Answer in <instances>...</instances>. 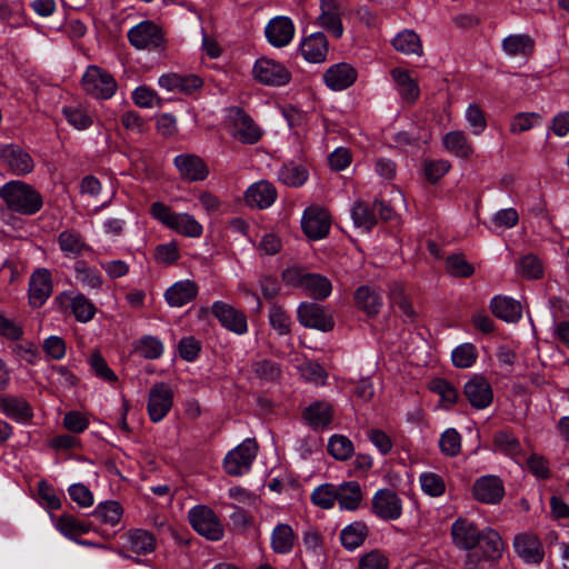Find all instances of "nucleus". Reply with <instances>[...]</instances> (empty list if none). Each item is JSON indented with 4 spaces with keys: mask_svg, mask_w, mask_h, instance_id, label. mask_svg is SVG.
Wrapping results in <instances>:
<instances>
[{
    "mask_svg": "<svg viewBox=\"0 0 569 569\" xmlns=\"http://www.w3.org/2000/svg\"><path fill=\"white\" fill-rule=\"evenodd\" d=\"M122 512L123 510L119 502L104 501L96 507L93 516L107 525L116 526L120 522Z\"/></svg>",
    "mask_w": 569,
    "mask_h": 569,
    "instance_id": "53",
    "label": "nucleus"
},
{
    "mask_svg": "<svg viewBox=\"0 0 569 569\" xmlns=\"http://www.w3.org/2000/svg\"><path fill=\"white\" fill-rule=\"evenodd\" d=\"M356 69L346 62H340L329 67L323 73V81L328 88L333 91H341L355 83L357 80Z\"/></svg>",
    "mask_w": 569,
    "mask_h": 569,
    "instance_id": "24",
    "label": "nucleus"
},
{
    "mask_svg": "<svg viewBox=\"0 0 569 569\" xmlns=\"http://www.w3.org/2000/svg\"><path fill=\"white\" fill-rule=\"evenodd\" d=\"M331 217L329 212L317 206L308 207L301 218L305 234L311 240H320L329 233Z\"/></svg>",
    "mask_w": 569,
    "mask_h": 569,
    "instance_id": "14",
    "label": "nucleus"
},
{
    "mask_svg": "<svg viewBox=\"0 0 569 569\" xmlns=\"http://www.w3.org/2000/svg\"><path fill=\"white\" fill-rule=\"evenodd\" d=\"M341 16L342 9L338 0H320V14L317 18V23L336 38L343 34Z\"/></svg>",
    "mask_w": 569,
    "mask_h": 569,
    "instance_id": "22",
    "label": "nucleus"
},
{
    "mask_svg": "<svg viewBox=\"0 0 569 569\" xmlns=\"http://www.w3.org/2000/svg\"><path fill=\"white\" fill-rule=\"evenodd\" d=\"M11 351L19 360L29 365H36L40 359L39 350L32 341H14Z\"/></svg>",
    "mask_w": 569,
    "mask_h": 569,
    "instance_id": "61",
    "label": "nucleus"
},
{
    "mask_svg": "<svg viewBox=\"0 0 569 569\" xmlns=\"http://www.w3.org/2000/svg\"><path fill=\"white\" fill-rule=\"evenodd\" d=\"M311 501L322 509L332 508L337 501V487L332 483L318 486L311 493Z\"/></svg>",
    "mask_w": 569,
    "mask_h": 569,
    "instance_id": "55",
    "label": "nucleus"
},
{
    "mask_svg": "<svg viewBox=\"0 0 569 569\" xmlns=\"http://www.w3.org/2000/svg\"><path fill=\"white\" fill-rule=\"evenodd\" d=\"M174 166L177 167L180 176L188 181L204 180L209 170L203 160L194 154H179L174 158Z\"/></svg>",
    "mask_w": 569,
    "mask_h": 569,
    "instance_id": "27",
    "label": "nucleus"
},
{
    "mask_svg": "<svg viewBox=\"0 0 569 569\" xmlns=\"http://www.w3.org/2000/svg\"><path fill=\"white\" fill-rule=\"evenodd\" d=\"M62 113L67 122L77 130H86L93 123L92 116L87 108L81 104L64 106Z\"/></svg>",
    "mask_w": 569,
    "mask_h": 569,
    "instance_id": "48",
    "label": "nucleus"
},
{
    "mask_svg": "<svg viewBox=\"0 0 569 569\" xmlns=\"http://www.w3.org/2000/svg\"><path fill=\"white\" fill-rule=\"evenodd\" d=\"M58 244L66 257L72 258L88 249L82 236L73 230H63L58 237Z\"/></svg>",
    "mask_w": 569,
    "mask_h": 569,
    "instance_id": "47",
    "label": "nucleus"
},
{
    "mask_svg": "<svg viewBox=\"0 0 569 569\" xmlns=\"http://www.w3.org/2000/svg\"><path fill=\"white\" fill-rule=\"evenodd\" d=\"M482 556L487 560H497L501 558L503 551V542L497 531L491 528L482 530L480 543Z\"/></svg>",
    "mask_w": 569,
    "mask_h": 569,
    "instance_id": "45",
    "label": "nucleus"
},
{
    "mask_svg": "<svg viewBox=\"0 0 569 569\" xmlns=\"http://www.w3.org/2000/svg\"><path fill=\"white\" fill-rule=\"evenodd\" d=\"M129 43L137 50L161 51L166 40L162 28L151 20L131 27L127 33Z\"/></svg>",
    "mask_w": 569,
    "mask_h": 569,
    "instance_id": "5",
    "label": "nucleus"
},
{
    "mask_svg": "<svg viewBox=\"0 0 569 569\" xmlns=\"http://www.w3.org/2000/svg\"><path fill=\"white\" fill-rule=\"evenodd\" d=\"M303 419L313 429L326 428L332 421V408L326 401H315L305 409Z\"/></svg>",
    "mask_w": 569,
    "mask_h": 569,
    "instance_id": "39",
    "label": "nucleus"
},
{
    "mask_svg": "<svg viewBox=\"0 0 569 569\" xmlns=\"http://www.w3.org/2000/svg\"><path fill=\"white\" fill-rule=\"evenodd\" d=\"M478 359V350L471 342L457 346L451 352L452 365L456 368L466 369L475 365Z\"/></svg>",
    "mask_w": 569,
    "mask_h": 569,
    "instance_id": "50",
    "label": "nucleus"
},
{
    "mask_svg": "<svg viewBox=\"0 0 569 569\" xmlns=\"http://www.w3.org/2000/svg\"><path fill=\"white\" fill-rule=\"evenodd\" d=\"M226 126L230 136L243 144H254L263 134V130L251 116L239 107H230L226 110Z\"/></svg>",
    "mask_w": 569,
    "mask_h": 569,
    "instance_id": "3",
    "label": "nucleus"
},
{
    "mask_svg": "<svg viewBox=\"0 0 569 569\" xmlns=\"http://www.w3.org/2000/svg\"><path fill=\"white\" fill-rule=\"evenodd\" d=\"M174 392L166 382L154 383L148 395L147 411L152 422L158 423L164 419L173 406Z\"/></svg>",
    "mask_w": 569,
    "mask_h": 569,
    "instance_id": "12",
    "label": "nucleus"
},
{
    "mask_svg": "<svg viewBox=\"0 0 569 569\" xmlns=\"http://www.w3.org/2000/svg\"><path fill=\"white\" fill-rule=\"evenodd\" d=\"M74 277L76 280L84 288L99 289L102 286V276L100 271L90 267L84 261H77L74 263Z\"/></svg>",
    "mask_w": 569,
    "mask_h": 569,
    "instance_id": "49",
    "label": "nucleus"
},
{
    "mask_svg": "<svg viewBox=\"0 0 569 569\" xmlns=\"http://www.w3.org/2000/svg\"><path fill=\"white\" fill-rule=\"evenodd\" d=\"M501 47L508 57H528L535 49V40L526 33L509 34L502 40Z\"/></svg>",
    "mask_w": 569,
    "mask_h": 569,
    "instance_id": "38",
    "label": "nucleus"
},
{
    "mask_svg": "<svg viewBox=\"0 0 569 569\" xmlns=\"http://www.w3.org/2000/svg\"><path fill=\"white\" fill-rule=\"evenodd\" d=\"M264 32L270 44L281 48L292 40L295 26L290 18L279 16L269 21Z\"/></svg>",
    "mask_w": 569,
    "mask_h": 569,
    "instance_id": "26",
    "label": "nucleus"
},
{
    "mask_svg": "<svg viewBox=\"0 0 569 569\" xmlns=\"http://www.w3.org/2000/svg\"><path fill=\"white\" fill-rule=\"evenodd\" d=\"M463 393L469 403L476 409L489 407L493 399L492 389L488 380L477 375L465 383Z\"/></svg>",
    "mask_w": 569,
    "mask_h": 569,
    "instance_id": "20",
    "label": "nucleus"
},
{
    "mask_svg": "<svg viewBox=\"0 0 569 569\" xmlns=\"http://www.w3.org/2000/svg\"><path fill=\"white\" fill-rule=\"evenodd\" d=\"M302 542L306 551L315 559L320 567L326 557L322 533L315 527H308L302 533Z\"/></svg>",
    "mask_w": 569,
    "mask_h": 569,
    "instance_id": "43",
    "label": "nucleus"
},
{
    "mask_svg": "<svg viewBox=\"0 0 569 569\" xmlns=\"http://www.w3.org/2000/svg\"><path fill=\"white\" fill-rule=\"evenodd\" d=\"M328 451L336 460L346 461L353 455L355 447L348 437L333 435L329 438Z\"/></svg>",
    "mask_w": 569,
    "mask_h": 569,
    "instance_id": "51",
    "label": "nucleus"
},
{
    "mask_svg": "<svg viewBox=\"0 0 569 569\" xmlns=\"http://www.w3.org/2000/svg\"><path fill=\"white\" fill-rule=\"evenodd\" d=\"M303 59L310 63H322L327 59L329 43L322 32H313L300 43Z\"/></svg>",
    "mask_w": 569,
    "mask_h": 569,
    "instance_id": "28",
    "label": "nucleus"
},
{
    "mask_svg": "<svg viewBox=\"0 0 569 569\" xmlns=\"http://www.w3.org/2000/svg\"><path fill=\"white\" fill-rule=\"evenodd\" d=\"M446 267L452 277L468 278L475 272L473 266L461 253L449 256L446 260Z\"/></svg>",
    "mask_w": 569,
    "mask_h": 569,
    "instance_id": "57",
    "label": "nucleus"
},
{
    "mask_svg": "<svg viewBox=\"0 0 569 569\" xmlns=\"http://www.w3.org/2000/svg\"><path fill=\"white\" fill-rule=\"evenodd\" d=\"M258 443L253 438H247L230 450L223 459V468L230 476L247 473L258 453Z\"/></svg>",
    "mask_w": 569,
    "mask_h": 569,
    "instance_id": "7",
    "label": "nucleus"
},
{
    "mask_svg": "<svg viewBox=\"0 0 569 569\" xmlns=\"http://www.w3.org/2000/svg\"><path fill=\"white\" fill-rule=\"evenodd\" d=\"M419 482L421 490L430 497H440L446 491L443 478L435 472H422Z\"/></svg>",
    "mask_w": 569,
    "mask_h": 569,
    "instance_id": "56",
    "label": "nucleus"
},
{
    "mask_svg": "<svg viewBox=\"0 0 569 569\" xmlns=\"http://www.w3.org/2000/svg\"><path fill=\"white\" fill-rule=\"evenodd\" d=\"M372 513L382 520H397L402 515V501L391 489L383 488L372 497Z\"/></svg>",
    "mask_w": 569,
    "mask_h": 569,
    "instance_id": "16",
    "label": "nucleus"
},
{
    "mask_svg": "<svg viewBox=\"0 0 569 569\" xmlns=\"http://www.w3.org/2000/svg\"><path fill=\"white\" fill-rule=\"evenodd\" d=\"M297 533L289 523H277L270 533V548L276 555H289L293 551Z\"/></svg>",
    "mask_w": 569,
    "mask_h": 569,
    "instance_id": "32",
    "label": "nucleus"
},
{
    "mask_svg": "<svg viewBox=\"0 0 569 569\" xmlns=\"http://www.w3.org/2000/svg\"><path fill=\"white\" fill-rule=\"evenodd\" d=\"M450 168V162L445 159L426 160L423 162L425 177L431 183H436L440 180Z\"/></svg>",
    "mask_w": 569,
    "mask_h": 569,
    "instance_id": "63",
    "label": "nucleus"
},
{
    "mask_svg": "<svg viewBox=\"0 0 569 569\" xmlns=\"http://www.w3.org/2000/svg\"><path fill=\"white\" fill-rule=\"evenodd\" d=\"M472 492L476 500L495 505L503 498L505 488L498 477L483 476L475 482Z\"/></svg>",
    "mask_w": 569,
    "mask_h": 569,
    "instance_id": "25",
    "label": "nucleus"
},
{
    "mask_svg": "<svg viewBox=\"0 0 569 569\" xmlns=\"http://www.w3.org/2000/svg\"><path fill=\"white\" fill-rule=\"evenodd\" d=\"M53 291L52 274L47 268H37L30 276L28 287L29 305L33 309L41 308Z\"/></svg>",
    "mask_w": 569,
    "mask_h": 569,
    "instance_id": "13",
    "label": "nucleus"
},
{
    "mask_svg": "<svg viewBox=\"0 0 569 569\" xmlns=\"http://www.w3.org/2000/svg\"><path fill=\"white\" fill-rule=\"evenodd\" d=\"M253 79L264 86L282 87L290 82L291 72L281 62L270 58H259L252 67Z\"/></svg>",
    "mask_w": 569,
    "mask_h": 569,
    "instance_id": "8",
    "label": "nucleus"
},
{
    "mask_svg": "<svg viewBox=\"0 0 569 569\" xmlns=\"http://www.w3.org/2000/svg\"><path fill=\"white\" fill-rule=\"evenodd\" d=\"M389 566L388 558L378 550H371L361 556L358 569H387Z\"/></svg>",
    "mask_w": 569,
    "mask_h": 569,
    "instance_id": "64",
    "label": "nucleus"
},
{
    "mask_svg": "<svg viewBox=\"0 0 569 569\" xmlns=\"http://www.w3.org/2000/svg\"><path fill=\"white\" fill-rule=\"evenodd\" d=\"M197 295V283L186 279L171 284L164 292V300L170 307L180 308L196 299Z\"/></svg>",
    "mask_w": 569,
    "mask_h": 569,
    "instance_id": "29",
    "label": "nucleus"
},
{
    "mask_svg": "<svg viewBox=\"0 0 569 569\" xmlns=\"http://www.w3.org/2000/svg\"><path fill=\"white\" fill-rule=\"evenodd\" d=\"M54 302L62 310L70 309L74 319L81 323L91 321L97 313L94 303L80 292L62 291L56 296Z\"/></svg>",
    "mask_w": 569,
    "mask_h": 569,
    "instance_id": "10",
    "label": "nucleus"
},
{
    "mask_svg": "<svg viewBox=\"0 0 569 569\" xmlns=\"http://www.w3.org/2000/svg\"><path fill=\"white\" fill-rule=\"evenodd\" d=\"M495 450L510 457L517 463L522 458V448L519 440L509 431L500 430L493 436Z\"/></svg>",
    "mask_w": 569,
    "mask_h": 569,
    "instance_id": "41",
    "label": "nucleus"
},
{
    "mask_svg": "<svg viewBox=\"0 0 569 569\" xmlns=\"http://www.w3.org/2000/svg\"><path fill=\"white\" fill-rule=\"evenodd\" d=\"M163 343L159 338L152 336L142 337L137 346L139 355L146 359H157L163 353Z\"/></svg>",
    "mask_w": 569,
    "mask_h": 569,
    "instance_id": "62",
    "label": "nucleus"
},
{
    "mask_svg": "<svg viewBox=\"0 0 569 569\" xmlns=\"http://www.w3.org/2000/svg\"><path fill=\"white\" fill-rule=\"evenodd\" d=\"M299 322L311 329H317L322 332L331 331L335 327L333 319L327 312L325 307L313 302H302L297 310Z\"/></svg>",
    "mask_w": 569,
    "mask_h": 569,
    "instance_id": "15",
    "label": "nucleus"
},
{
    "mask_svg": "<svg viewBox=\"0 0 569 569\" xmlns=\"http://www.w3.org/2000/svg\"><path fill=\"white\" fill-rule=\"evenodd\" d=\"M309 173L305 166L296 162H287L278 171V180L292 188L301 187L308 180Z\"/></svg>",
    "mask_w": 569,
    "mask_h": 569,
    "instance_id": "42",
    "label": "nucleus"
},
{
    "mask_svg": "<svg viewBox=\"0 0 569 569\" xmlns=\"http://www.w3.org/2000/svg\"><path fill=\"white\" fill-rule=\"evenodd\" d=\"M0 412L21 425L29 423L33 417L29 402L12 395H0Z\"/></svg>",
    "mask_w": 569,
    "mask_h": 569,
    "instance_id": "23",
    "label": "nucleus"
},
{
    "mask_svg": "<svg viewBox=\"0 0 569 569\" xmlns=\"http://www.w3.org/2000/svg\"><path fill=\"white\" fill-rule=\"evenodd\" d=\"M151 217L168 229L188 238H200L202 224L188 212H174L169 206L156 201L150 207Z\"/></svg>",
    "mask_w": 569,
    "mask_h": 569,
    "instance_id": "2",
    "label": "nucleus"
},
{
    "mask_svg": "<svg viewBox=\"0 0 569 569\" xmlns=\"http://www.w3.org/2000/svg\"><path fill=\"white\" fill-rule=\"evenodd\" d=\"M353 299L357 308L369 316L379 313L383 305L380 290L368 284L360 286L355 291Z\"/></svg>",
    "mask_w": 569,
    "mask_h": 569,
    "instance_id": "36",
    "label": "nucleus"
},
{
    "mask_svg": "<svg viewBox=\"0 0 569 569\" xmlns=\"http://www.w3.org/2000/svg\"><path fill=\"white\" fill-rule=\"evenodd\" d=\"M54 528L64 537L73 539L89 532V526L71 515L50 516Z\"/></svg>",
    "mask_w": 569,
    "mask_h": 569,
    "instance_id": "44",
    "label": "nucleus"
},
{
    "mask_svg": "<svg viewBox=\"0 0 569 569\" xmlns=\"http://www.w3.org/2000/svg\"><path fill=\"white\" fill-rule=\"evenodd\" d=\"M390 76L401 99L408 103L416 102L420 96V89L411 73L403 68L396 67L390 70Z\"/></svg>",
    "mask_w": 569,
    "mask_h": 569,
    "instance_id": "31",
    "label": "nucleus"
},
{
    "mask_svg": "<svg viewBox=\"0 0 569 569\" xmlns=\"http://www.w3.org/2000/svg\"><path fill=\"white\" fill-rule=\"evenodd\" d=\"M490 309L497 318L506 322H517L522 316L520 302L507 296H495L490 301Z\"/></svg>",
    "mask_w": 569,
    "mask_h": 569,
    "instance_id": "37",
    "label": "nucleus"
},
{
    "mask_svg": "<svg viewBox=\"0 0 569 569\" xmlns=\"http://www.w3.org/2000/svg\"><path fill=\"white\" fill-rule=\"evenodd\" d=\"M158 84L168 92L191 94L202 87V80L196 74L169 72L159 77Z\"/></svg>",
    "mask_w": 569,
    "mask_h": 569,
    "instance_id": "19",
    "label": "nucleus"
},
{
    "mask_svg": "<svg viewBox=\"0 0 569 569\" xmlns=\"http://www.w3.org/2000/svg\"><path fill=\"white\" fill-rule=\"evenodd\" d=\"M482 530L463 518H458L451 525L453 545L461 550H471L480 543Z\"/></svg>",
    "mask_w": 569,
    "mask_h": 569,
    "instance_id": "18",
    "label": "nucleus"
},
{
    "mask_svg": "<svg viewBox=\"0 0 569 569\" xmlns=\"http://www.w3.org/2000/svg\"><path fill=\"white\" fill-rule=\"evenodd\" d=\"M81 87L87 94L96 99L108 100L117 92L118 84L109 71L90 64L81 77Z\"/></svg>",
    "mask_w": 569,
    "mask_h": 569,
    "instance_id": "4",
    "label": "nucleus"
},
{
    "mask_svg": "<svg viewBox=\"0 0 569 569\" xmlns=\"http://www.w3.org/2000/svg\"><path fill=\"white\" fill-rule=\"evenodd\" d=\"M122 547L134 555H147L156 549L154 536L144 529H132L122 535Z\"/></svg>",
    "mask_w": 569,
    "mask_h": 569,
    "instance_id": "30",
    "label": "nucleus"
},
{
    "mask_svg": "<svg viewBox=\"0 0 569 569\" xmlns=\"http://www.w3.org/2000/svg\"><path fill=\"white\" fill-rule=\"evenodd\" d=\"M337 501L340 509L353 511L362 501V490L357 481L342 482L337 487Z\"/></svg>",
    "mask_w": 569,
    "mask_h": 569,
    "instance_id": "40",
    "label": "nucleus"
},
{
    "mask_svg": "<svg viewBox=\"0 0 569 569\" xmlns=\"http://www.w3.org/2000/svg\"><path fill=\"white\" fill-rule=\"evenodd\" d=\"M0 160L16 176L29 174L34 168L32 157L20 146L13 143L0 147Z\"/></svg>",
    "mask_w": 569,
    "mask_h": 569,
    "instance_id": "17",
    "label": "nucleus"
},
{
    "mask_svg": "<svg viewBox=\"0 0 569 569\" xmlns=\"http://www.w3.org/2000/svg\"><path fill=\"white\" fill-rule=\"evenodd\" d=\"M542 122V116L538 112H518L510 121V132L519 134L539 127Z\"/></svg>",
    "mask_w": 569,
    "mask_h": 569,
    "instance_id": "52",
    "label": "nucleus"
},
{
    "mask_svg": "<svg viewBox=\"0 0 569 569\" xmlns=\"http://www.w3.org/2000/svg\"><path fill=\"white\" fill-rule=\"evenodd\" d=\"M351 217L357 228L370 231L376 224V216L367 203L356 202L351 209Z\"/></svg>",
    "mask_w": 569,
    "mask_h": 569,
    "instance_id": "54",
    "label": "nucleus"
},
{
    "mask_svg": "<svg viewBox=\"0 0 569 569\" xmlns=\"http://www.w3.org/2000/svg\"><path fill=\"white\" fill-rule=\"evenodd\" d=\"M513 548L519 558L526 563L539 565L545 551L540 539L533 533H519L513 539Z\"/></svg>",
    "mask_w": 569,
    "mask_h": 569,
    "instance_id": "21",
    "label": "nucleus"
},
{
    "mask_svg": "<svg viewBox=\"0 0 569 569\" xmlns=\"http://www.w3.org/2000/svg\"><path fill=\"white\" fill-rule=\"evenodd\" d=\"M211 311L226 330L238 336H243L248 332V318L242 310L228 302L217 300L212 303Z\"/></svg>",
    "mask_w": 569,
    "mask_h": 569,
    "instance_id": "11",
    "label": "nucleus"
},
{
    "mask_svg": "<svg viewBox=\"0 0 569 569\" xmlns=\"http://www.w3.org/2000/svg\"><path fill=\"white\" fill-rule=\"evenodd\" d=\"M269 323L280 336L289 335L291 320L289 315L280 306L273 305L269 309Z\"/></svg>",
    "mask_w": 569,
    "mask_h": 569,
    "instance_id": "60",
    "label": "nucleus"
},
{
    "mask_svg": "<svg viewBox=\"0 0 569 569\" xmlns=\"http://www.w3.org/2000/svg\"><path fill=\"white\" fill-rule=\"evenodd\" d=\"M283 279L293 286L302 288L309 296L316 299H326L332 291L328 278L318 273H302L298 269H287Z\"/></svg>",
    "mask_w": 569,
    "mask_h": 569,
    "instance_id": "9",
    "label": "nucleus"
},
{
    "mask_svg": "<svg viewBox=\"0 0 569 569\" xmlns=\"http://www.w3.org/2000/svg\"><path fill=\"white\" fill-rule=\"evenodd\" d=\"M392 48L405 56H423V46L420 36L412 29H403L391 39Z\"/></svg>",
    "mask_w": 569,
    "mask_h": 569,
    "instance_id": "35",
    "label": "nucleus"
},
{
    "mask_svg": "<svg viewBox=\"0 0 569 569\" xmlns=\"http://www.w3.org/2000/svg\"><path fill=\"white\" fill-rule=\"evenodd\" d=\"M244 198L249 206L266 209L276 201L277 190L272 183L261 180L247 189Z\"/></svg>",
    "mask_w": 569,
    "mask_h": 569,
    "instance_id": "33",
    "label": "nucleus"
},
{
    "mask_svg": "<svg viewBox=\"0 0 569 569\" xmlns=\"http://www.w3.org/2000/svg\"><path fill=\"white\" fill-rule=\"evenodd\" d=\"M251 368L256 377L262 381H276L281 376L280 365L269 359L257 360Z\"/></svg>",
    "mask_w": 569,
    "mask_h": 569,
    "instance_id": "58",
    "label": "nucleus"
},
{
    "mask_svg": "<svg viewBox=\"0 0 569 569\" xmlns=\"http://www.w3.org/2000/svg\"><path fill=\"white\" fill-rule=\"evenodd\" d=\"M439 447L443 455L456 457L461 451V436L455 428L446 429L439 439Z\"/></svg>",
    "mask_w": 569,
    "mask_h": 569,
    "instance_id": "59",
    "label": "nucleus"
},
{
    "mask_svg": "<svg viewBox=\"0 0 569 569\" xmlns=\"http://www.w3.org/2000/svg\"><path fill=\"white\" fill-rule=\"evenodd\" d=\"M443 148L457 158L468 160L473 157L476 149L467 134L461 130H452L442 137Z\"/></svg>",
    "mask_w": 569,
    "mask_h": 569,
    "instance_id": "34",
    "label": "nucleus"
},
{
    "mask_svg": "<svg viewBox=\"0 0 569 569\" xmlns=\"http://www.w3.org/2000/svg\"><path fill=\"white\" fill-rule=\"evenodd\" d=\"M0 198L10 211L23 216H32L43 206L40 192L21 180L6 182L0 188Z\"/></svg>",
    "mask_w": 569,
    "mask_h": 569,
    "instance_id": "1",
    "label": "nucleus"
},
{
    "mask_svg": "<svg viewBox=\"0 0 569 569\" xmlns=\"http://www.w3.org/2000/svg\"><path fill=\"white\" fill-rule=\"evenodd\" d=\"M188 520L193 530L208 540L219 541L222 539L223 526L216 512L208 506L192 507L188 511Z\"/></svg>",
    "mask_w": 569,
    "mask_h": 569,
    "instance_id": "6",
    "label": "nucleus"
},
{
    "mask_svg": "<svg viewBox=\"0 0 569 569\" xmlns=\"http://www.w3.org/2000/svg\"><path fill=\"white\" fill-rule=\"evenodd\" d=\"M367 535V526L363 522L356 521L341 530L340 541L345 549L353 551L365 542Z\"/></svg>",
    "mask_w": 569,
    "mask_h": 569,
    "instance_id": "46",
    "label": "nucleus"
}]
</instances>
